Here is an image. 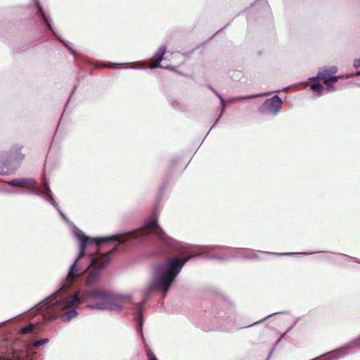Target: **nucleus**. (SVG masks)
I'll return each mask as SVG.
<instances>
[{
  "instance_id": "9",
  "label": "nucleus",
  "mask_w": 360,
  "mask_h": 360,
  "mask_svg": "<svg viewBox=\"0 0 360 360\" xmlns=\"http://www.w3.org/2000/svg\"><path fill=\"white\" fill-rule=\"evenodd\" d=\"M166 52H167V47L165 46H162L158 49L157 53L153 56V58L155 60H156V61H158L160 63V62L162 60Z\"/></svg>"
},
{
  "instance_id": "10",
  "label": "nucleus",
  "mask_w": 360,
  "mask_h": 360,
  "mask_svg": "<svg viewBox=\"0 0 360 360\" xmlns=\"http://www.w3.org/2000/svg\"><path fill=\"white\" fill-rule=\"evenodd\" d=\"M311 89L317 91L319 95H322L323 94V86L320 83H312L311 84Z\"/></svg>"
},
{
  "instance_id": "16",
  "label": "nucleus",
  "mask_w": 360,
  "mask_h": 360,
  "mask_svg": "<svg viewBox=\"0 0 360 360\" xmlns=\"http://www.w3.org/2000/svg\"><path fill=\"white\" fill-rule=\"evenodd\" d=\"M43 186H44V188L45 190V193L46 195H49L50 194V192H51V190L50 188H49V186L48 184H46V182H44L43 184Z\"/></svg>"
},
{
  "instance_id": "13",
  "label": "nucleus",
  "mask_w": 360,
  "mask_h": 360,
  "mask_svg": "<svg viewBox=\"0 0 360 360\" xmlns=\"http://www.w3.org/2000/svg\"><path fill=\"white\" fill-rule=\"evenodd\" d=\"M48 341H49L48 339H41V340L35 341L33 343V347H39V346H41V345H44L45 343H46Z\"/></svg>"
},
{
  "instance_id": "11",
  "label": "nucleus",
  "mask_w": 360,
  "mask_h": 360,
  "mask_svg": "<svg viewBox=\"0 0 360 360\" xmlns=\"http://www.w3.org/2000/svg\"><path fill=\"white\" fill-rule=\"evenodd\" d=\"M34 325L32 323H30L27 326L22 328L20 329V333L21 334H27V333L32 332L34 330Z\"/></svg>"
},
{
  "instance_id": "5",
  "label": "nucleus",
  "mask_w": 360,
  "mask_h": 360,
  "mask_svg": "<svg viewBox=\"0 0 360 360\" xmlns=\"http://www.w3.org/2000/svg\"><path fill=\"white\" fill-rule=\"evenodd\" d=\"M8 184L19 188H30L37 185V181L33 179H16L8 182Z\"/></svg>"
},
{
  "instance_id": "14",
  "label": "nucleus",
  "mask_w": 360,
  "mask_h": 360,
  "mask_svg": "<svg viewBox=\"0 0 360 360\" xmlns=\"http://www.w3.org/2000/svg\"><path fill=\"white\" fill-rule=\"evenodd\" d=\"M200 255H188L187 257H186L185 258H184L183 259H181V263L182 264V266H184V264L188 262L189 261L191 258L194 257H196V256H199Z\"/></svg>"
},
{
  "instance_id": "24",
  "label": "nucleus",
  "mask_w": 360,
  "mask_h": 360,
  "mask_svg": "<svg viewBox=\"0 0 360 360\" xmlns=\"http://www.w3.org/2000/svg\"><path fill=\"white\" fill-rule=\"evenodd\" d=\"M0 360H6L4 357H0Z\"/></svg>"
},
{
  "instance_id": "20",
  "label": "nucleus",
  "mask_w": 360,
  "mask_h": 360,
  "mask_svg": "<svg viewBox=\"0 0 360 360\" xmlns=\"http://www.w3.org/2000/svg\"><path fill=\"white\" fill-rule=\"evenodd\" d=\"M149 359L150 360H157V358L155 357V356L153 354H151L150 355H149Z\"/></svg>"
},
{
  "instance_id": "4",
  "label": "nucleus",
  "mask_w": 360,
  "mask_h": 360,
  "mask_svg": "<svg viewBox=\"0 0 360 360\" xmlns=\"http://www.w3.org/2000/svg\"><path fill=\"white\" fill-rule=\"evenodd\" d=\"M117 250V247L112 248L108 252L91 259L89 274L86 281L88 285L95 284L100 278V270L105 267L109 262V256Z\"/></svg>"
},
{
  "instance_id": "6",
  "label": "nucleus",
  "mask_w": 360,
  "mask_h": 360,
  "mask_svg": "<svg viewBox=\"0 0 360 360\" xmlns=\"http://www.w3.org/2000/svg\"><path fill=\"white\" fill-rule=\"evenodd\" d=\"M283 102L281 99L278 96H274L273 98L266 100L264 102V105L268 108L270 111L274 112H277L281 108V105Z\"/></svg>"
},
{
  "instance_id": "23",
  "label": "nucleus",
  "mask_w": 360,
  "mask_h": 360,
  "mask_svg": "<svg viewBox=\"0 0 360 360\" xmlns=\"http://www.w3.org/2000/svg\"><path fill=\"white\" fill-rule=\"evenodd\" d=\"M257 96H248V97H246L247 98H255L257 97Z\"/></svg>"
},
{
  "instance_id": "18",
  "label": "nucleus",
  "mask_w": 360,
  "mask_h": 360,
  "mask_svg": "<svg viewBox=\"0 0 360 360\" xmlns=\"http://www.w3.org/2000/svg\"><path fill=\"white\" fill-rule=\"evenodd\" d=\"M23 158V155L21 154H16L13 158L17 160H21Z\"/></svg>"
},
{
  "instance_id": "25",
  "label": "nucleus",
  "mask_w": 360,
  "mask_h": 360,
  "mask_svg": "<svg viewBox=\"0 0 360 360\" xmlns=\"http://www.w3.org/2000/svg\"><path fill=\"white\" fill-rule=\"evenodd\" d=\"M12 353H13V356H15V351H14V350L13 351V352H12Z\"/></svg>"
},
{
  "instance_id": "8",
  "label": "nucleus",
  "mask_w": 360,
  "mask_h": 360,
  "mask_svg": "<svg viewBox=\"0 0 360 360\" xmlns=\"http://www.w3.org/2000/svg\"><path fill=\"white\" fill-rule=\"evenodd\" d=\"M12 155H9L8 152H1L0 153V174L1 175H8L10 173V169L8 167V165L6 162H4L5 160L8 161V158H11Z\"/></svg>"
},
{
  "instance_id": "21",
  "label": "nucleus",
  "mask_w": 360,
  "mask_h": 360,
  "mask_svg": "<svg viewBox=\"0 0 360 360\" xmlns=\"http://www.w3.org/2000/svg\"><path fill=\"white\" fill-rule=\"evenodd\" d=\"M354 65L355 66H359L360 65V60H358V61L356 60L354 62Z\"/></svg>"
},
{
  "instance_id": "7",
  "label": "nucleus",
  "mask_w": 360,
  "mask_h": 360,
  "mask_svg": "<svg viewBox=\"0 0 360 360\" xmlns=\"http://www.w3.org/2000/svg\"><path fill=\"white\" fill-rule=\"evenodd\" d=\"M338 69L335 66L331 67L328 69H323L318 72L316 78L323 81L326 85H328L329 77L335 75Z\"/></svg>"
},
{
  "instance_id": "19",
  "label": "nucleus",
  "mask_w": 360,
  "mask_h": 360,
  "mask_svg": "<svg viewBox=\"0 0 360 360\" xmlns=\"http://www.w3.org/2000/svg\"><path fill=\"white\" fill-rule=\"evenodd\" d=\"M48 195L49 196L50 201L51 202V203H52L53 205H55V204H56V202H55V200H54L53 198L50 194H49V195Z\"/></svg>"
},
{
  "instance_id": "12",
  "label": "nucleus",
  "mask_w": 360,
  "mask_h": 360,
  "mask_svg": "<svg viewBox=\"0 0 360 360\" xmlns=\"http://www.w3.org/2000/svg\"><path fill=\"white\" fill-rule=\"evenodd\" d=\"M149 66L150 68H156L162 67L161 65H160V63L156 61V60H155L153 57L150 60V65Z\"/></svg>"
},
{
  "instance_id": "3",
  "label": "nucleus",
  "mask_w": 360,
  "mask_h": 360,
  "mask_svg": "<svg viewBox=\"0 0 360 360\" xmlns=\"http://www.w3.org/2000/svg\"><path fill=\"white\" fill-rule=\"evenodd\" d=\"M182 267L183 266L179 258H167L158 266V271L161 275L149 285V290H153L158 288L167 292Z\"/></svg>"
},
{
  "instance_id": "2",
  "label": "nucleus",
  "mask_w": 360,
  "mask_h": 360,
  "mask_svg": "<svg viewBox=\"0 0 360 360\" xmlns=\"http://www.w3.org/2000/svg\"><path fill=\"white\" fill-rule=\"evenodd\" d=\"M148 233H154L159 238L164 240L167 238L166 233L158 226V219L155 217L150 218L146 225L139 230L127 232L119 236H112L108 239L99 240L97 238H89L84 235H79L78 238L80 240L79 253L74 264L70 268L68 275L63 288H70L73 284L75 279L83 273V270L79 268L77 264L79 259L84 255V250L87 245L96 243V247H98L101 243L108 240H118L120 243H124L129 239L138 238L142 235Z\"/></svg>"
},
{
  "instance_id": "26",
  "label": "nucleus",
  "mask_w": 360,
  "mask_h": 360,
  "mask_svg": "<svg viewBox=\"0 0 360 360\" xmlns=\"http://www.w3.org/2000/svg\"><path fill=\"white\" fill-rule=\"evenodd\" d=\"M357 75H360V71L357 72Z\"/></svg>"
},
{
  "instance_id": "15",
  "label": "nucleus",
  "mask_w": 360,
  "mask_h": 360,
  "mask_svg": "<svg viewBox=\"0 0 360 360\" xmlns=\"http://www.w3.org/2000/svg\"><path fill=\"white\" fill-rule=\"evenodd\" d=\"M338 77L330 75L328 78V82L335 83L337 82Z\"/></svg>"
},
{
  "instance_id": "17",
  "label": "nucleus",
  "mask_w": 360,
  "mask_h": 360,
  "mask_svg": "<svg viewBox=\"0 0 360 360\" xmlns=\"http://www.w3.org/2000/svg\"><path fill=\"white\" fill-rule=\"evenodd\" d=\"M326 86H327L328 90H330V91L335 90V87L332 84H329V82L328 83V85H326Z\"/></svg>"
},
{
  "instance_id": "1",
  "label": "nucleus",
  "mask_w": 360,
  "mask_h": 360,
  "mask_svg": "<svg viewBox=\"0 0 360 360\" xmlns=\"http://www.w3.org/2000/svg\"><path fill=\"white\" fill-rule=\"evenodd\" d=\"M124 297L115 294L110 290L96 288L88 291H79L75 295H70L64 300L54 304L56 310L63 312L61 317L64 321H70L76 317L75 308L81 303L93 302L91 308L98 309H121Z\"/></svg>"
},
{
  "instance_id": "22",
  "label": "nucleus",
  "mask_w": 360,
  "mask_h": 360,
  "mask_svg": "<svg viewBox=\"0 0 360 360\" xmlns=\"http://www.w3.org/2000/svg\"><path fill=\"white\" fill-rule=\"evenodd\" d=\"M40 11H41V15H43V17L45 18L44 13L42 11L41 8H40Z\"/></svg>"
}]
</instances>
